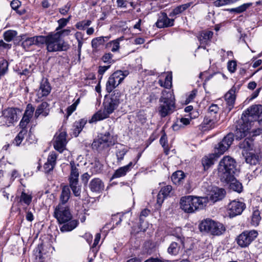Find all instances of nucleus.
Listing matches in <instances>:
<instances>
[{
    "mask_svg": "<svg viewBox=\"0 0 262 262\" xmlns=\"http://www.w3.org/2000/svg\"><path fill=\"white\" fill-rule=\"evenodd\" d=\"M54 216L58 223L62 225L60 227L62 232L71 231L78 225L77 220H72V214L69 206L66 204H59L55 208Z\"/></svg>",
    "mask_w": 262,
    "mask_h": 262,
    "instance_id": "f257e3e1",
    "label": "nucleus"
},
{
    "mask_svg": "<svg viewBox=\"0 0 262 262\" xmlns=\"http://www.w3.org/2000/svg\"><path fill=\"white\" fill-rule=\"evenodd\" d=\"M121 93L115 90L111 95V97L105 98L104 102V110L96 113L92 117L90 122H94L106 119L117 109L121 100Z\"/></svg>",
    "mask_w": 262,
    "mask_h": 262,
    "instance_id": "f03ea898",
    "label": "nucleus"
},
{
    "mask_svg": "<svg viewBox=\"0 0 262 262\" xmlns=\"http://www.w3.org/2000/svg\"><path fill=\"white\" fill-rule=\"evenodd\" d=\"M208 203L207 197L186 195L180 201V207L185 212L193 213L204 209Z\"/></svg>",
    "mask_w": 262,
    "mask_h": 262,
    "instance_id": "7ed1b4c3",
    "label": "nucleus"
},
{
    "mask_svg": "<svg viewBox=\"0 0 262 262\" xmlns=\"http://www.w3.org/2000/svg\"><path fill=\"white\" fill-rule=\"evenodd\" d=\"M235 161L229 156L224 157L218 166V176L222 182L228 183L233 180L235 171Z\"/></svg>",
    "mask_w": 262,
    "mask_h": 262,
    "instance_id": "20e7f679",
    "label": "nucleus"
},
{
    "mask_svg": "<svg viewBox=\"0 0 262 262\" xmlns=\"http://www.w3.org/2000/svg\"><path fill=\"white\" fill-rule=\"evenodd\" d=\"M233 134H228L225 136L217 146L215 147V154L205 156L202 159V164L205 170H207L214 164L215 157L217 158L220 155H223L230 147L233 141Z\"/></svg>",
    "mask_w": 262,
    "mask_h": 262,
    "instance_id": "39448f33",
    "label": "nucleus"
},
{
    "mask_svg": "<svg viewBox=\"0 0 262 262\" xmlns=\"http://www.w3.org/2000/svg\"><path fill=\"white\" fill-rule=\"evenodd\" d=\"M42 45L45 43L49 52L66 51L70 48L69 43L60 37L58 33L52 32L47 36H42Z\"/></svg>",
    "mask_w": 262,
    "mask_h": 262,
    "instance_id": "423d86ee",
    "label": "nucleus"
},
{
    "mask_svg": "<svg viewBox=\"0 0 262 262\" xmlns=\"http://www.w3.org/2000/svg\"><path fill=\"white\" fill-rule=\"evenodd\" d=\"M174 98L170 91H163L159 100L158 113L162 118L172 113L175 109Z\"/></svg>",
    "mask_w": 262,
    "mask_h": 262,
    "instance_id": "0eeeda50",
    "label": "nucleus"
},
{
    "mask_svg": "<svg viewBox=\"0 0 262 262\" xmlns=\"http://www.w3.org/2000/svg\"><path fill=\"white\" fill-rule=\"evenodd\" d=\"M199 228L201 232L210 233L214 235H220L226 230L222 224L210 219L203 220L199 225Z\"/></svg>",
    "mask_w": 262,
    "mask_h": 262,
    "instance_id": "6e6552de",
    "label": "nucleus"
},
{
    "mask_svg": "<svg viewBox=\"0 0 262 262\" xmlns=\"http://www.w3.org/2000/svg\"><path fill=\"white\" fill-rule=\"evenodd\" d=\"M115 140L109 132L99 135L92 144L93 149L100 152L115 144Z\"/></svg>",
    "mask_w": 262,
    "mask_h": 262,
    "instance_id": "1a4fd4ad",
    "label": "nucleus"
},
{
    "mask_svg": "<svg viewBox=\"0 0 262 262\" xmlns=\"http://www.w3.org/2000/svg\"><path fill=\"white\" fill-rule=\"evenodd\" d=\"M20 112L19 109L13 107H9L2 112V115L0 117V123L2 125L10 127L14 125L15 122L18 120V113Z\"/></svg>",
    "mask_w": 262,
    "mask_h": 262,
    "instance_id": "9d476101",
    "label": "nucleus"
},
{
    "mask_svg": "<svg viewBox=\"0 0 262 262\" xmlns=\"http://www.w3.org/2000/svg\"><path fill=\"white\" fill-rule=\"evenodd\" d=\"M127 71H117L113 73L108 78L106 84V90L111 93L119 85L128 75Z\"/></svg>",
    "mask_w": 262,
    "mask_h": 262,
    "instance_id": "9b49d317",
    "label": "nucleus"
},
{
    "mask_svg": "<svg viewBox=\"0 0 262 262\" xmlns=\"http://www.w3.org/2000/svg\"><path fill=\"white\" fill-rule=\"evenodd\" d=\"M258 234L255 230L245 231L237 236V243L241 247H247L257 237Z\"/></svg>",
    "mask_w": 262,
    "mask_h": 262,
    "instance_id": "f8f14e48",
    "label": "nucleus"
},
{
    "mask_svg": "<svg viewBox=\"0 0 262 262\" xmlns=\"http://www.w3.org/2000/svg\"><path fill=\"white\" fill-rule=\"evenodd\" d=\"M174 237L176 239L169 245L167 252L171 255L177 256L181 253L185 248L184 237L181 234H178Z\"/></svg>",
    "mask_w": 262,
    "mask_h": 262,
    "instance_id": "ddd939ff",
    "label": "nucleus"
},
{
    "mask_svg": "<svg viewBox=\"0 0 262 262\" xmlns=\"http://www.w3.org/2000/svg\"><path fill=\"white\" fill-rule=\"evenodd\" d=\"M67 143V133L64 130H59L54 136L53 143L54 148L61 153L65 149Z\"/></svg>",
    "mask_w": 262,
    "mask_h": 262,
    "instance_id": "4468645a",
    "label": "nucleus"
},
{
    "mask_svg": "<svg viewBox=\"0 0 262 262\" xmlns=\"http://www.w3.org/2000/svg\"><path fill=\"white\" fill-rule=\"evenodd\" d=\"M245 208V204L242 202L233 200L228 205L227 211L230 217L241 214Z\"/></svg>",
    "mask_w": 262,
    "mask_h": 262,
    "instance_id": "2eb2a0df",
    "label": "nucleus"
},
{
    "mask_svg": "<svg viewBox=\"0 0 262 262\" xmlns=\"http://www.w3.org/2000/svg\"><path fill=\"white\" fill-rule=\"evenodd\" d=\"M51 91V87L49 82L47 79H43L40 83L38 89L36 91L37 99H36V101L39 102L44 100L45 98L50 93Z\"/></svg>",
    "mask_w": 262,
    "mask_h": 262,
    "instance_id": "dca6fc26",
    "label": "nucleus"
},
{
    "mask_svg": "<svg viewBox=\"0 0 262 262\" xmlns=\"http://www.w3.org/2000/svg\"><path fill=\"white\" fill-rule=\"evenodd\" d=\"M219 119L217 117L206 115L202 123L198 126L202 132L209 130L217 125Z\"/></svg>",
    "mask_w": 262,
    "mask_h": 262,
    "instance_id": "f3484780",
    "label": "nucleus"
},
{
    "mask_svg": "<svg viewBox=\"0 0 262 262\" xmlns=\"http://www.w3.org/2000/svg\"><path fill=\"white\" fill-rule=\"evenodd\" d=\"M262 114V105H252L247 109L243 114L245 117H251L254 120H258Z\"/></svg>",
    "mask_w": 262,
    "mask_h": 262,
    "instance_id": "a211bd4d",
    "label": "nucleus"
},
{
    "mask_svg": "<svg viewBox=\"0 0 262 262\" xmlns=\"http://www.w3.org/2000/svg\"><path fill=\"white\" fill-rule=\"evenodd\" d=\"M42 35L24 38L21 42L22 47L26 49L29 48L32 45L40 46L42 45Z\"/></svg>",
    "mask_w": 262,
    "mask_h": 262,
    "instance_id": "6ab92c4d",
    "label": "nucleus"
},
{
    "mask_svg": "<svg viewBox=\"0 0 262 262\" xmlns=\"http://www.w3.org/2000/svg\"><path fill=\"white\" fill-rule=\"evenodd\" d=\"M250 128L248 124L241 123L238 124L235 131V137L236 140H241L242 138L246 136H249Z\"/></svg>",
    "mask_w": 262,
    "mask_h": 262,
    "instance_id": "aec40b11",
    "label": "nucleus"
},
{
    "mask_svg": "<svg viewBox=\"0 0 262 262\" xmlns=\"http://www.w3.org/2000/svg\"><path fill=\"white\" fill-rule=\"evenodd\" d=\"M225 195L226 191L224 189L213 187L210 191V199L212 202H216L222 200Z\"/></svg>",
    "mask_w": 262,
    "mask_h": 262,
    "instance_id": "412c9836",
    "label": "nucleus"
},
{
    "mask_svg": "<svg viewBox=\"0 0 262 262\" xmlns=\"http://www.w3.org/2000/svg\"><path fill=\"white\" fill-rule=\"evenodd\" d=\"M236 88L233 86L225 95L227 106L226 109L230 112L234 106L235 100Z\"/></svg>",
    "mask_w": 262,
    "mask_h": 262,
    "instance_id": "4be33fe9",
    "label": "nucleus"
},
{
    "mask_svg": "<svg viewBox=\"0 0 262 262\" xmlns=\"http://www.w3.org/2000/svg\"><path fill=\"white\" fill-rule=\"evenodd\" d=\"M89 187L93 192L99 193L104 189V185L100 179L95 178L91 180Z\"/></svg>",
    "mask_w": 262,
    "mask_h": 262,
    "instance_id": "5701e85b",
    "label": "nucleus"
},
{
    "mask_svg": "<svg viewBox=\"0 0 262 262\" xmlns=\"http://www.w3.org/2000/svg\"><path fill=\"white\" fill-rule=\"evenodd\" d=\"M57 157V155L54 151L50 153L47 161L43 165V169L46 173H48L54 169L56 163Z\"/></svg>",
    "mask_w": 262,
    "mask_h": 262,
    "instance_id": "b1692460",
    "label": "nucleus"
},
{
    "mask_svg": "<svg viewBox=\"0 0 262 262\" xmlns=\"http://www.w3.org/2000/svg\"><path fill=\"white\" fill-rule=\"evenodd\" d=\"M173 19L169 18L165 13H162L156 22V26L159 28L171 27L173 25Z\"/></svg>",
    "mask_w": 262,
    "mask_h": 262,
    "instance_id": "393cba45",
    "label": "nucleus"
},
{
    "mask_svg": "<svg viewBox=\"0 0 262 262\" xmlns=\"http://www.w3.org/2000/svg\"><path fill=\"white\" fill-rule=\"evenodd\" d=\"M70 164V174L69 177V181H79V176L80 173L79 165L76 164L74 161H72Z\"/></svg>",
    "mask_w": 262,
    "mask_h": 262,
    "instance_id": "a878e982",
    "label": "nucleus"
},
{
    "mask_svg": "<svg viewBox=\"0 0 262 262\" xmlns=\"http://www.w3.org/2000/svg\"><path fill=\"white\" fill-rule=\"evenodd\" d=\"M134 165L133 162H130L127 165L119 168L115 171L112 178L115 179L125 176L131 170Z\"/></svg>",
    "mask_w": 262,
    "mask_h": 262,
    "instance_id": "bb28decb",
    "label": "nucleus"
},
{
    "mask_svg": "<svg viewBox=\"0 0 262 262\" xmlns=\"http://www.w3.org/2000/svg\"><path fill=\"white\" fill-rule=\"evenodd\" d=\"M49 104L47 102H42L37 108L35 112V118H37L40 115L46 117L49 113Z\"/></svg>",
    "mask_w": 262,
    "mask_h": 262,
    "instance_id": "cd10ccee",
    "label": "nucleus"
},
{
    "mask_svg": "<svg viewBox=\"0 0 262 262\" xmlns=\"http://www.w3.org/2000/svg\"><path fill=\"white\" fill-rule=\"evenodd\" d=\"M245 161L247 163L251 165H256L259 162V157L257 154H255L252 152H249L245 154Z\"/></svg>",
    "mask_w": 262,
    "mask_h": 262,
    "instance_id": "c85d7f7f",
    "label": "nucleus"
},
{
    "mask_svg": "<svg viewBox=\"0 0 262 262\" xmlns=\"http://www.w3.org/2000/svg\"><path fill=\"white\" fill-rule=\"evenodd\" d=\"M239 146L240 148L243 149L242 154L243 155H245L247 152V151L252 150L253 146V140L248 137L239 144Z\"/></svg>",
    "mask_w": 262,
    "mask_h": 262,
    "instance_id": "c756f323",
    "label": "nucleus"
},
{
    "mask_svg": "<svg viewBox=\"0 0 262 262\" xmlns=\"http://www.w3.org/2000/svg\"><path fill=\"white\" fill-rule=\"evenodd\" d=\"M213 34V32L211 31H204L199 34L198 38L201 44H206L212 38Z\"/></svg>",
    "mask_w": 262,
    "mask_h": 262,
    "instance_id": "7c9ffc66",
    "label": "nucleus"
},
{
    "mask_svg": "<svg viewBox=\"0 0 262 262\" xmlns=\"http://www.w3.org/2000/svg\"><path fill=\"white\" fill-rule=\"evenodd\" d=\"M86 123V120L80 119L78 121H76L73 125V134L75 137H77L82 130L84 126Z\"/></svg>",
    "mask_w": 262,
    "mask_h": 262,
    "instance_id": "2f4dec72",
    "label": "nucleus"
},
{
    "mask_svg": "<svg viewBox=\"0 0 262 262\" xmlns=\"http://www.w3.org/2000/svg\"><path fill=\"white\" fill-rule=\"evenodd\" d=\"M71 196V192L68 186H64L62 189L60 196V203L59 204H66Z\"/></svg>",
    "mask_w": 262,
    "mask_h": 262,
    "instance_id": "473e14b6",
    "label": "nucleus"
},
{
    "mask_svg": "<svg viewBox=\"0 0 262 262\" xmlns=\"http://www.w3.org/2000/svg\"><path fill=\"white\" fill-rule=\"evenodd\" d=\"M158 83L162 87H164L166 89H169L172 86V74L171 72H169L166 74L164 81L160 79L158 81Z\"/></svg>",
    "mask_w": 262,
    "mask_h": 262,
    "instance_id": "72a5a7b5",
    "label": "nucleus"
},
{
    "mask_svg": "<svg viewBox=\"0 0 262 262\" xmlns=\"http://www.w3.org/2000/svg\"><path fill=\"white\" fill-rule=\"evenodd\" d=\"M18 199V203L21 205L24 204L29 206L32 202V196L31 194L27 193L25 191H22Z\"/></svg>",
    "mask_w": 262,
    "mask_h": 262,
    "instance_id": "f704fd0d",
    "label": "nucleus"
},
{
    "mask_svg": "<svg viewBox=\"0 0 262 262\" xmlns=\"http://www.w3.org/2000/svg\"><path fill=\"white\" fill-rule=\"evenodd\" d=\"M191 5L190 3L184 4L179 6H177L170 13L169 16L172 17L178 14H181L185 10L187 9Z\"/></svg>",
    "mask_w": 262,
    "mask_h": 262,
    "instance_id": "c9c22d12",
    "label": "nucleus"
},
{
    "mask_svg": "<svg viewBox=\"0 0 262 262\" xmlns=\"http://www.w3.org/2000/svg\"><path fill=\"white\" fill-rule=\"evenodd\" d=\"M124 40V36L120 37L116 39L110 41L108 43V46L111 48V51L116 52L119 51L120 49V42Z\"/></svg>",
    "mask_w": 262,
    "mask_h": 262,
    "instance_id": "e433bc0d",
    "label": "nucleus"
},
{
    "mask_svg": "<svg viewBox=\"0 0 262 262\" xmlns=\"http://www.w3.org/2000/svg\"><path fill=\"white\" fill-rule=\"evenodd\" d=\"M185 178L184 173L181 170H178L173 173L171 177V179L175 184H179L182 180Z\"/></svg>",
    "mask_w": 262,
    "mask_h": 262,
    "instance_id": "4c0bfd02",
    "label": "nucleus"
},
{
    "mask_svg": "<svg viewBox=\"0 0 262 262\" xmlns=\"http://www.w3.org/2000/svg\"><path fill=\"white\" fill-rule=\"evenodd\" d=\"M78 182L79 181H69L70 187L75 196H80L81 194V188Z\"/></svg>",
    "mask_w": 262,
    "mask_h": 262,
    "instance_id": "58836bf2",
    "label": "nucleus"
},
{
    "mask_svg": "<svg viewBox=\"0 0 262 262\" xmlns=\"http://www.w3.org/2000/svg\"><path fill=\"white\" fill-rule=\"evenodd\" d=\"M27 133V129L26 128L22 129L14 139L13 143L16 146L20 145Z\"/></svg>",
    "mask_w": 262,
    "mask_h": 262,
    "instance_id": "ea45409f",
    "label": "nucleus"
},
{
    "mask_svg": "<svg viewBox=\"0 0 262 262\" xmlns=\"http://www.w3.org/2000/svg\"><path fill=\"white\" fill-rule=\"evenodd\" d=\"M234 179L235 178L233 179V180H232L228 183H230L229 185L230 188L233 191H236L237 192H241L243 189L242 185L239 182L234 180Z\"/></svg>",
    "mask_w": 262,
    "mask_h": 262,
    "instance_id": "a19ab883",
    "label": "nucleus"
},
{
    "mask_svg": "<svg viewBox=\"0 0 262 262\" xmlns=\"http://www.w3.org/2000/svg\"><path fill=\"white\" fill-rule=\"evenodd\" d=\"M17 33L16 31L9 30L5 31L3 34V37L5 40L7 42L11 41L13 38L17 35Z\"/></svg>",
    "mask_w": 262,
    "mask_h": 262,
    "instance_id": "79ce46f5",
    "label": "nucleus"
},
{
    "mask_svg": "<svg viewBox=\"0 0 262 262\" xmlns=\"http://www.w3.org/2000/svg\"><path fill=\"white\" fill-rule=\"evenodd\" d=\"M261 220L260 212L258 210H255L253 211L251 217V224L254 226H257L259 225Z\"/></svg>",
    "mask_w": 262,
    "mask_h": 262,
    "instance_id": "37998d69",
    "label": "nucleus"
},
{
    "mask_svg": "<svg viewBox=\"0 0 262 262\" xmlns=\"http://www.w3.org/2000/svg\"><path fill=\"white\" fill-rule=\"evenodd\" d=\"M8 61L3 58H1L0 60V79L7 72L8 68Z\"/></svg>",
    "mask_w": 262,
    "mask_h": 262,
    "instance_id": "c03bdc74",
    "label": "nucleus"
},
{
    "mask_svg": "<svg viewBox=\"0 0 262 262\" xmlns=\"http://www.w3.org/2000/svg\"><path fill=\"white\" fill-rule=\"evenodd\" d=\"M83 34L80 32H77L74 35V36L78 42V51L79 54H80L81 53L82 46L83 43Z\"/></svg>",
    "mask_w": 262,
    "mask_h": 262,
    "instance_id": "a18cd8bd",
    "label": "nucleus"
},
{
    "mask_svg": "<svg viewBox=\"0 0 262 262\" xmlns=\"http://www.w3.org/2000/svg\"><path fill=\"white\" fill-rule=\"evenodd\" d=\"M252 3H245L239 6V7L231 9L230 11L235 12L237 13H241L246 11L248 8L252 6Z\"/></svg>",
    "mask_w": 262,
    "mask_h": 262,
    "instance_id": "49530a36",
    "label": "nucleus"
},
{
    "mask_svg": "<svg viewBox=\"0 0 262 262\" xmlns=\"http://www.w3.org/2000/svg\"><path fill=\"white\" fill-rule=\"evenodd\" d=\"M104 37H98L92 39L91 44L93 49L98 48L100 45L104 44Z\"/></svg>",
    "mask_w": 262,
    "mask_h": 262,
    "instance_id": "de8ad7c7",
    "label": "nucleus"
},
{
    "mask_svg": "<svg viewBox=\"0 0 262 262\" xmlns=\"http://www.w3.org/2000/svg\"><path fill=\"white\" fill-rule=\"evenodd\" d=\"M92 24L90 20H83L77 23L75 27L77 29L84 30L86 27L90 26Z\"/></svg>",
    "mask_w": 262,
    "mask_h": 262,
    "instance_id": "09e8293b",
    "label": "nucleus"
},
{
    "mask_svg": "<svg viewBox=\"0 0 262 262\" xmlns=\"http://www.w3.org/2000/svg\"><path fill=\"white\" fill-rule=\"evenodd\" d=\"M219 108L216 104H211L209 108L208 111L206 115L209 116H214L217 117V113L219 112Z\"/></svg>",
    "mask_w": 262,
    "mask_h": 262,
    "instance_id": "8fccbe9b",
    "label": "nucleus"
},
{
    "mask_svg": "<svg viewBox=\"0 0 262 262\" xmlns=\"http://www.w3.org/2000/svg\"><path fill=\"white\" fill-rule=\"evenodd\" d=\"M91 169L92 172L94 174L100 173L102 170V165L99 162H96Z\"/></svg>",
    "mask_w": 262,
    "mask_h": 262,
    "instance_id": "3c124183",
    "label": "nucleus"
},
{
    "mask_svg": "<svg viewBox=\"0 0 262 262\" xmlns=\"http://www.w3.org/2000/svg\"><path fill=\"white\" fill-rule=\"evenodd\" d=\"M172 188V186L170 185H167L166 186H164L161 188L159 192L160 194L164 196L165 198L168 196L170 193V192L171 191Z\"/></svg>",
    "mask_w": 262,
    "mask_h": 262,
    "instance_id": "603ef678",
    "label": "nucleus"
},
{
    "mask_svg": "<svg viewBox=\"0 0 262 262\" xmlns=\"http://www.w3.org/2000/svg\"><path fill=\"white\" fill-rule=\"evenodd\" d=\"M113 55L110 53H105L101 58L102 61L108 64H111L113 62V60L112 59Z\"/></svg>",
    "mask_w": 262,
    "mask_h": 262,
    "instance_id": "864d4df0",
    "label": "nucleus"
},
{
    "mask_svg": "<svg viewBox=\"0 0 262 262\" xmlns=\"http://www.w3.org/2000/svg\"><path fill=\"white\" fill-rule=\"evenodd\" d=\"M31 118V117L24 115L23 118L21 119V120L19 123L20 127H21L22 128V129L26 128V127L27 125L30 122Z\"/></svg>",
    "mask_w": 262,
    "mask_h": 262,
    "instance_id": "5fc2aeb1",
    "label": "nucleus"
},
{
    "mask_svg": "<svg viewBox=\"0 0 262 262\" xmlns=\"http://www.w3.org/2000/svg\"><path fill=\"white\" fill-rule=\"evenodd\" d=\"M57 23L58 24V26L56 29V32L61 30L62 28L66 27L68 23V20L64 18H62L59 19L57 21Z\"/></svg>",
    "mask_w": 262,
    "mask_h": 262,
    "instance_id": "6e6d98bb",
    "label": "nucleus"
},
{
    "mask_svg": "<svg viewBox=\"0 0 262 262\" xmlns=\"http://www.w3.org/2000/svg\"><path fill=\"white\" fill-rule=\"evenodd\" d=\"M34 111V107L32 106V104H28L27 105L24 115L32 118Z\"/></svg>",
    "mask_w": 262,
    "mask_h": 262,
    "instance_id": "4d7b16f0",
    "label": "nucleus"
},
{
    "mask_svg": "<svg viewBox=\"0 0 262 262\" xmlns=\"http://www.w3.org/2000/svg\"><path fill=\"white\" fill-rule=\"evenodd\" d=\"M197 94V90H192L190 94L188 95V97L186 99L185 103L186 104L189 103L191 102L195 97Z\"/></svg>",
    "mask_w": 262,
    "mask_h": 262,
    "instance_id": "13d9d810",
    "label": "nucleus"
},
{
    "mask_svg": "<svg viewBox=\"0 0 262 262\" xmlns=\"http://www.w3.org/2000/svg\"><path fill=\"white\" fill-rule=\"evenodd\" d=\"M236 62L234 60H231L228 62V69L231 73H234L236 69Z\"/></svg>",
    "mask_w": 262,
    "mask_h": 262,
    "instance_id": "bf43d9fd",
    "label": "nucleus"
},
{
    "mask_svg": "<svg viewBox=\"0 0 262 262\" xmlns=\"http://www.w3.org/2000/svg\"><path fill=\"white\" fill-rule=\"evenodd\" d=\"M71 32V29L69 28H68L66 29L59 30L56 33H58L60 34V37L62 38V37L68 36L70 34Z\"/></svg>",
    "mask_w": 262,
    "mask_h": 262,
    "instance_id": "052dcab7",
    "label": "nucleus"
},
{
    "mask_svg": "<svg viewBox=\"0 0 262 262\" xmlns=\"http://www.w3.org/2000/svg\"><path fill=\"white\" fill-rule=\"evenodd\" d=\"M71 7V4L68 3L62 8L59 9V12L63 15H65L67 14Z\"/></svg>",
    "mask_w": 262,
    "mask_h": 262,
    "instance_id": "680f3d73",
    "label": "nucleus"
},
{
    "mask_svg": "<svg viewBox=\"0 0 262 262\" xmlns=\"http://www.w3.org/2000/svg\"><path fill=\"white\" fill-rule=\"evenodd\" d=\"M262 132V129L257 128L256 129L251 130L250 128V133H249V137L256 136L260 134Z\"/></svg>",
    "mask_w": 262,
    "mask_h": 262,
    "instance_id": "e2e57ef3",
    "label": "nucleus"
},
{
    "mask_svg": "<svg viewBox=\"0 0 262 262\" xmlns=\"http://www.w3.org/2000/svg\"><path fill=\"white\" fill-rule=\"evenodd\" d=\"M126 151L124 149L118 150L116 152V156L118 161H121L123 159L124 156L126 154Z\"/></svg>",
    "mask_w": 262,
    "mask_h": 262,
    "instance_id": "0e129e2a",
    "label": "nucleus"
},
{
    "mask_svg": "<svg viewBox=\"0 0 262 262\" xmlns=\"http://www.w3.org/2000/svg\"><path fill=\"white\" fill-rule=\"evenodd\" d=\"M91 175H90L88 172L84 173L81 176V181L84 185H86L88 184Z\"/></svg>",
    "mask_w": 262,
    "mask_h": 262,
    "instance_id": "69168bd1",
    "label": "nucleus"
},
{
    "mask_svg": "<svg viewBox=\"0 0 262 262\" xmlns=\"http://www.w3.org/2000/svg\"><path fill=\"white\" fill-rule=\"evenodd\" d=\"M10 5L13 9L16 10L20 6L21 2L18 0H13Z\"/></svg>",
    "mask_w": 262,
    "mask_h": 262,
    "instance_id": "338daca9",
    "label": "nucleus"
},
{
    "mask_svg": "<svg viewBox=\"0 0 262 262\" xmlns=\"http://www.w3.org/2000/svg\"><path fill=\"white\" fill-rule=\"evenodd\" d=\"M138 119L142 123L144 124L146 121V117L144 113L139 112L138 115Z\"/></svg>",
    "mask_w": 262,
    "mask_h": 262,
    "instance_id": "774afa93",
    "label": "nucleus"
}]
</instances>
